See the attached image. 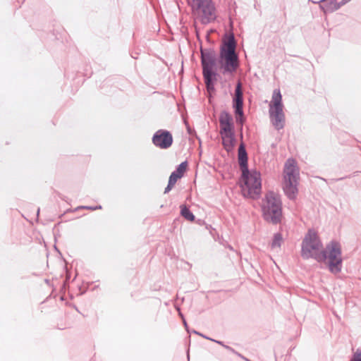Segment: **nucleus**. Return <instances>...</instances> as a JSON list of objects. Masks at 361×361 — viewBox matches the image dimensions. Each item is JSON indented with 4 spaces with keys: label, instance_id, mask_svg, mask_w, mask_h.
<instances>
[{
    "label": "nucleus",
    "instance_id": "0eeeda50",
    "mask_svg": "<svg viewBox=\"0 0 361 361\" xmlns=\"http://www.w3.org/2000/svg\"><path fill=\"white\" fill-rule=\"evenodd\" d=\"M195 19L207 24L216 18L215 8L212 0H189Z\"/></svg>",
    "mask_w": 361,
    "mask_h": 361
},
{
    "label": "nucleus",
    "instance_id": "2eb2a0df",
    "mask_svg": "<svg viewBox=\"0 0 361 361\" xmlns=\"http://www.w3.org/2000/svg\"><path fill=\"white\" fill-rule=\"evenodd\" d=\"M282 243L283 237L281 234L279 233H275L271 243V250H279L281 247Z\"/></svg>",
    "mask_w": 361,
    "mask_h": 361
},
{
    "label": "nucleus",
    "instance_id": "ddd939ff",
    "mask_svg": "<svg viewBox=\"0 0 361 361\" xmlns=\"http://www.w3.org/2000/svg\"><path fill=\"white\" fill-rule=\"evenodd\" d=\"M322 2L320 7L324 13H331L343 4V0H320Z\"/></svg>",
    "mask_w": 361,
    "mask_h": 361
},
{
    "label": "nucleus",
    "instance_id": "4468645a",
    "mask_svg": "<svg viewBox=\"0 0 361 361\" xmlns=\"http://www.w3.org/2000/svg\"><path fill=\"white\" fill-rule=\"evenodd\" d=\"M238 162L241 171L247 169V155L243 144H241L238 148Z\"/></svg>",
    "mask_w": 361,
    "mask_h": 361
},
{
    "label": "nucleus",
    "instance_id": "a211bd4d",
    "mask_svg": "<svg viewBox=\"0 0 361 361\" xmlns=\"http://www.w3.org/2000/svg\"><path fill=\"white\" fill-rule=\"evenodd\" d=\"M180 178V176L177 175L176 173L172 172L169 177V181L171 182V185H175L176 181Z\"/></svg>",
    "mask_w": 361,
    "mask_h": 361
},
{
    "label": "nucleus",
    "instance_id": "9d476101",
    "mask_svg": "<svg viewBox=\"0 0 361 361\" xmlns=\"http://www.w3.org/2000/svg\"><path fill=\"white\" fill-rule=\"evenodd\" d=\"M203 75L209 81L211 77H215L217 59L215 52L212 50H201Z\"/></svg>",
    "mask_w": 361,
    "mask_h": 361
},
{
    "label": "nucleus",
    "instance_id": "20e7f679",
    "mask_svg": "<svg viewBox=\"0 0 361 361\" xmlns=\"http://www.w3.org/2000/svg\"><path fill=\"white\" fill-rule=\"evenodd\" d=\"M240 186L243 195L250 198H257L261 193V174L256 170H245L242 171Z\"/></svg>",
    "mask_w": 361,
    "mask_h": 361
},
{
    "label": "nucleus",
    "instance_id": "f8f14e48",
    "mask_svg": "<svg viewBox=\"0 0 361 361\" xmlns=\"http://www.w3.org/2000/svg\"><path fill=\"white\" fill-rule=\"evenodd\" d=\"M243 91L241 89V83L238 82L235 91V97L233 98V108L235 109V113L238 117H236V121L240 123H243Z\"/></svg>",
    "mask_w": 361,
    "mask_h": 361
},
{
    "label": "nucleus",
    "instance_id": "f257e3e1",
    "mask_svg": "<svg viewBox=\"0 0 361 361\" xmlns=\"http://www.w3.org/2000/svg\"><path fill=\"white\" fill-rule=\"evenodd\" d=\"M323 244L317 232L310 229L305 235L301 243V256L305 259H314L318 262H323L325 258L322 254Z\"/></svg>",
    "mask_w": 361,
    "mask_h": 361
},
{
    "label": "nucleus",
    "instance_id": "dca6fc26",
    "mask_svg": "<svg viewBox=\"0 0 361 361\" xmlns=\"http://www.w3.org/2000/svg\"><path fill=\"white\" fill-rule=\"evenodd\" d=\"M181 215L189 221H193L195 219L194 215L190 212V211L185 206L181 207Z\"/></svg>",
    "mask_w": 361,
    "mask_h": 361
},
{
    "label": "nucleus",
    "instance_id": "39448f33",
    "mask_svg": "<svg viewBox=\"0 0 361 361\" xmlns=\"http://www.w3.org/2000/svg\"><path fill=\"white\" fill-rule=\"evenodd\" d=\"M262 212L265 221L272 224L280 222L282 209L279 197L272 192H268L262 200Z\"/></svg>",
    "mask_w": 361,
    "mask_h": 361
},
{
    "label": "nucleus",
    "instance_id": "b1692460",
    "mask_svg": "<svg viewBox=\"0 0 361 361\" xmlns=\"http://www.w3.org/2000/svg\"><path fill=\"white\" fill-rule=\"evenodd\" d=\"M194 333H195V334H198V335H200V336H202L203 338H206V339H208V340H210V341H211V339H212V338H209V337H207V336H205L204 335H202V334H200V333H198V332H197V331H194Z\"/></svg>",
    "mask_w": 361,
    "mask_h": 361
},
{
    "label": "nucleus",
    "instance_id": "f3484780",
    "mask_svg": "<svg viewBox=\"0 0 361 361\" xmlns=\"http://www.w3.org/2000/svg\"><path fill=\"white\" fill-rule=\"evenodd\" d=\"M188 164L186 161L182 162L180 164L178 165V168L176 171L173 172L176 173L177 175L180 176V178L183 177L185 171H186Z\"/></svg>",
    "mask_w": 361,
    "mask_h": 361
},
{
    "label": "nucleus",
    "instance_id": "6e6552de",
    "mask_svg": "<svg viewBox=\"0 0 361 361\" xmlns=\"http://www.w3.org/2000/svg\"><path fill=\"white\" fill-rule=\"evenodd\" d=\"M322 254L325 257L323 262L326 263L329 271L333 274L339 273L342 267L340 245L338 243L331 242L324 249Z\"/></svg>",
    "mask_w": 361,
    "mask_h": 361
},
{
    "label": "nucleus",
    "instance_id": "412c9836",
    "mask_svg": "<svg viewBox=\"0 0 361 361\" xmlns=\"http://www.w3.org/2000/svg\"><path fill=\"white\" fill-rule=\"evenodd\" d=\"M80 208L86 209H91V210H95L97 209H101L102 207L101 206H97L95 207H92L83 206V207H80Z\"/></svg>",
    "mask_w": 361,
    "mask_h": 361
},
{
    "label": "nucleus",
    "instance_id": "393cba45",
    "mask_svg": "<svg viewBox=\"0 0 361 361\" xmlns=\"http://www.w3.org/2000/svg\"><path fill=\"white\" fill-rule=\"evenodd\" d=\"M179 314H180V316L182 318H183V317L182 314H181L180 312ZM183 320L184 326H185V327H187V323H186V321H185L184 319H183Z\"/></svg>",
    "mask_w": 361,
    "mask_h": 361
},
{
    "label": "nucleus",
    "instance_id": "aec40b11",
    "mask_svg": "<svg viewBox=\"0 0 361 361\" xmlns=\"http://www.w3.org/2000/svg\"><path fill=\"white\" fill-rule=\"evenodd\" d=\"M352 361H361V350H357L354 353Z\"/></svg>",
    "mask_w": 361,
    "mask_h": 361
},
{
    "label": "nucleus",
    "instance_id": "423d86ee",
    "mask_svg": "<svg viewBox=\"0 0 361 361\" xmlns=\"http://www.w3.org/2000/svg\"><path fill=\"white\" fill-rule=\"evenodd\" d=\"M219 126L223 145L227 152H230L235 145V138L233 117L227 111H224L220 114Z\"/></svg>",
    "mask_w": 361,
    "mask_h": 361
},
{
    "label": "nucleus",
    "instance_id": "7ed1b4c3",
    "mask_svg": "<svg viewBox=\"0 0 361 361\" xmlns=\"http://www.w3.org/2000/svg\"><path fill=\"white\" fill-rule=\"evenodd\" d=\"M235 46L234 37L231 36L221 48L219 64L224 73H233L239 66Z\"/></svg>",
    "mask_w": 361,
    "mask_h": 361
},
{
    "label": "nucleus",
    "instance_id": "9b49d317",
    "mask_svg": "<svg viewBox=\"0 0 361 361\" xmlns=\"http://www.w3.org/2000/svg\"><path fill=\"white\" fill-rule=\"evenodd\" d=\"M152 142L156 147L161 149H167L172 145L173 137L170 132L165 130H159L154 133Z\"/></svg>",
    "mask_w": 361,
    "mask_h": 361
},
{
    "label": "nucleus",
    "instance_id": "f03ea898",
    "mask_svg": "<svg viewBox=\"0 0 361 361\" xmlns=\"http://www.w3.org/2000/svg\"><path fill=\"white\" fill-rule=\"evenodd\" d=\"M300 171L296 161L288 159L284 165L282 186L286 195L290 200L296 198L298 192Z\"/></svg>",
    "mask_w": 361,
    "mask_h": 361
},
{
    "label": "nucleus",
    "instance_id": "4be33fe9",
    "mask_svg": "<svg viewBox=\"0 0 361 361\" xmlns=\"http://www.w3.org/2000/svg\"><path fill=\"white\" fill-rule=\"evenodd\" d=\"M174 185H171V182L169 181L167 187L165 188L164 193L169 192Z\"/></svg>",
    "mask_w": 361,
    "mask_h": 361
},
{
    "label": "nucleus",
    "instance_id": "1a4fd4ad",
    "mask_svg": "<svg viewBox=\"0 0 361 361\" xmlns=\"http://www.w3.org/2000/svg\"><path fill=\"white\" fill-rule=\"evenodd\" d=\"M269 114L272 124L276 129H281L284 125L282 96L279 90H274L269 104Z\"/></svg>",
    "mask_w": 361,
    "mask_h": 361
},
{
    "label": "nucleus",
    "instance_id": "6ab92c4d",
    "mask_svg": "<svg viewBox=\"0 0 361 361\" xmlns=\"http://www.w3.org/2000/svg\"><path fill=\"white\" fill-rule=\"evenodd\" d=\"M214 78V77H211V78H209V81L207 80V78H204L205 83H206V85H207V90H208L209 91H211V90H214V84H213V82H212V80H213V78Z\"/></svg>",
    "mask_w": 361,
    "mask_h": 361
},
{
    "label": "nucleus",
    "instance_id": "5701e85b",
    "mask_svg": "<svg viewBox=\"0 0 361 361\" xmlns=\"http://www.w3.org/2000/svg\"><path fill=\"white\" fill-rule=\"evenodd\" d=\"M211 341H214V342H216V343H219V345H223V346H224V347H225L226 348H228V349L229 348V347H228V346L224 345L221 341H216V340H214V339H211Z\"/></svg>",
    "mask_w": 361,
    "mask_h": 361
}]
</instances>
